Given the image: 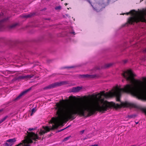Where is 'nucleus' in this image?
Returning a JSON list of instances; mask_svg holds the SVG:
<instances>
[{
    "label": "nucleus",
    "mask_w": 146,
    "mask_h": 146,
    "mask_svg": "<svg viewBox=\"0 0 146 146\" xmlns=\"http://www.w3.org/2000/svg\"><path fill=\"white\" fill-rule=\"evenodd\" d=\"M70 138V137H66L65 138L64 140H63V141H66V140H68Z\"/></svg>",
    "instance_id": "nucleus-8"
},
{
    "label": "nucleus",
    "mask_w": 146,
    "mask_h": 146,
    "mask_svg": "<svg viewBox=\"0 0 146 146\" xmlns=\"http://www.w3.org/2000/svg\"><path fill=\"white\" fill-rule=\"evenodd\" d=\"M29 17V16H27V17Z\"/></svg>",
    "instance_id": "nucleus-17"
},
{
    "label": "nucleus",
    "mask_w": 146,
    "mask_h": 146,
    "mask_svg": "<svg viewBox=\"0 0 146 146\" xmlns=\"http://www.w3.org/2000/svg\"><path fill=\"white\" fill-rule=\"evenodd\" d=\"M84 132V131H82V133H83V132Z\"/></svg>",
    "instance_id": "nucleus-16"
},
{
    "label": "nucleus",
    "mask_w": 146,
    "mask_h": 146,
    "mask_svg": "<svg viewBox=\"0 0 146 146\" xmlns=\"http://www.w3.org/2000/svg\"><path fill=\"white\" fill-rule=\"evenodd\" d=\"M33 128H29V131H31V130H33Z\"/></svg>",
    "instance_id": "nucleus-13"
},
{
    "label": "nucleus",
    "mask_w": 146,
    "mask_h": 146,
    "mask_svg": "<svg viewBox=\"0 0 146 146\" xmlns=\"http://www.w3.org/2000/svg\"><path fill=\"white\" fill-rule=\"evenodd\" d=\"M61 9L60 6H58L55 8L56 9Z\"/></svg>",
    "instance_id": "nucleus-12"
},
{
    "label": "nucleus",
    "mask_w": 146,
    "mask_h": 146,
    "mask_svg": "<svg viewBox=\"0 0 146 146\" xmlns=\"http://www.w3.org/2000/svg\"><path fill=\"white\" fill-rule=\"evenodd\" d=\"M129 13H130L132 16L128 20V23L130 24H133L135 22L139 21H146V9L138 11L133 10L127 13V15Z\"/></svg>",
    "instance_id": "nucleus-2"
},
{
    "label": "nucleus",
    "mask_w": 146,
    "mask_h": 146,
    "mask_svg": "<svg viewBox=\"0 0 146 146\" xmlns=\"http://www.w3.org/2000/svg\"><path fill=\"white\" fill-rule=\"evenodd\" d=\"M12 145V143H9L7 142L5 144V146H11Z\"/></svg>",
    "instance_id": "nucleus-6"
},
{
    "label": "nucleus",
    "mask_w": 146,
    "mask_h": 146,
    "mask_svg": "<svg viewBox=\"0 0 146 146\" xmlns=\"http://www.w3.org/2000/svg\"><path fill=\"white\" fill-rule=\"evenodd\" d=\"M64 129H62L60 131H62Z\"/></svg>",
    "instance_id": "nucleus-15"
},
{
    "label": "nucleus",
    "mask_w": 146,
    "mask_h": 146,
    "mask_svg": "<svg viewBox=\"0 0 146 146\" xmlns=\"http://www.w3.org/2000/svg\"><path fill=\"white\" fill-rule=\"evenodd\" d=\"M7 118L6 117H4L3 118L1 121V122H0V123L3 121H4Z\"/></svg>",
    "instance_id": "nucleus-11"
},
{
    "label": "nucleus",
    "mask_w": 146,
    "mask_h": 146,
    "mask_svg": "<svg viewBox=\"0 0 146 146\" xmlns=\"http://www.w3.org/2000/svg\"><path fill=\"white\" fill-rule=\"evenodd\" d=\"M56 110V117H53L50 121L49 126H43L39 132V135L34 133L29 132L22 143L16 146H30V144L36 141V139H40V136L50 130L57 128L60 125H62L64 123V100L59 103H56L55 108Z\"/></svg>",
    "instance_id": "nucleus-1"
},
{
    "label": "nucleus",
    "mask_w": 146,
    "mask_h": 146,
    "mask_svg": "<svg viewBox=\"0 0 146 146\" xmlns=\"http://www.w3.org/2000/svg\"><path fill=\"white\" fill-rule=\"evenodd\" d=\"M82 89V87H80L73 88L72 89V91L73 92H77L79 91Z\"/></svg>",
    "instance_id": "nucleus-3"
},
{
    "label": "nucleus",
    "mask_w": 146,
    "mask_h": 146,
    "mask_svg": "<svg viewBox=\"0 0 146 146\" xmlns=\"http://www.w3.org/2000/svg\"><path fill=\"white\" fill-rule=\"evenodd\" d=\"M32 113L31 114V115H32L33 113L35 112L36 110L34 108H33L32 109Z\"/></svg>",
    "instance_id": "nucleus-7"
},
{
    "label": "nucleus",
    "mask_w": 146,
    "mask_h": 146,
    "mask_svg": "<svg viewBox=\"0 0 146 146\" xmlns=\"http://www.w3.org/2000/svg\"><path fill=\"white\" fill-rule=\"evenodd\" d=\"M15 141H16L15 139L13 138V139H9L7 141V142H8L9 143H12V145H13V143Z\"/></svg>",
    "instance_id": "nucleus-5"
},
{
    "label": "nucleus",
    "mask_w": 146,
    "mask_h": 146,
    "mask_svg": "<svg viewBox=\"0 0 146 146\" xmlns=\"http://www.w3.org/2000/svg\"><path fill=\"white\" fill-rule=\"evenodd\" d=\"M135 123H136V124H137L138 123V122H136Z\"/></svg>",
    "instance_id": "nucleus-14"
},
{
    "label": "nucleus",
    "mask_w": 146,
    "mask_h": 146,
    "mask_svg": "<svg viewBox=\"0 0 146 146\" xmlns=\"http://www.w3.org/2000/svg\"><path fill=\"white\" fill-rule=\"evenodd\" d=\"M75 97H73L72 96H70L69 97V99L70 100H72L74 99V98Z\"/></svg>",
    "instance_id": "nucleus-10"
},
{
    "label": "nucleus",
    "mask_w": 146,
    "mask_h": 146,
    "mask_svg": "<svg viewBox=\"0 0 146 146\" xmlns=\"http://www.w3.org/2000/svg\"><path fill=\"white\" fill-rule=\"evenodd\" d=\"M32 77L31 76V75H27L24 77V78H31Z\"/></svg>",
    "instance_id": "nucleus-9"
},
{
    "label": "nucleus",
    "mask_w": 146,
    "mask_h": 146,
    "mask_svg": "<svg viewBox=\"0 0 146 146\" xmlns=\"http://www.w3.org/2000/svg\"><path fill=\"white\" fill-rule=\"evenodd\" d=\"M1 111V110H0V112Z\"/></svg>",
    "instance_id": "nucleus-18"
},
{
    "label": "nucleus",
    "mask_w": 146,
    "mask_h": 146,
    "mask_svg": "<svg viewBox=\"0 0 146 146\" xmlns=\"http://www.w3.org/2000/svg\"><path fill=\"white\" fill-rule=\"evenodd\" d=\"M31 90V88H29L26 90H25L23 92H22L18 97L17 98H19L20 97L23 95L26 94L27 92H28L29 91Z\"/></svg>",
    "instance_id": "nucleus-4"
}]
</instances>
